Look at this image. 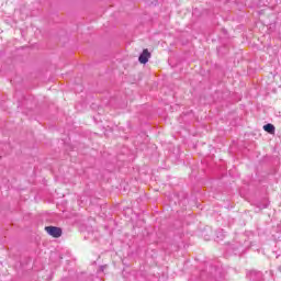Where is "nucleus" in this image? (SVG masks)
<instances>
[{
	"label": "nucleus",
	"mask_w": 281,
	"mask_h": 281,
	"mask_svg": "<svg viewBox=\"0 0 281 281\" xmlns=\"http://www.w3.org/2000/svg\"><path fill=\"white\" fill-rule=\"evenodd\" d=\"M45 232H47L49 236H53V238H60V236H63V231L56 226H46Z\"/></svg>",
	"instance_id": "obj_1"
},
{
	"label": "nucleus",
	"mask_w": 281,
	"mask_h": 281,
	"mask_svg": "<svg viewBox=\"0 0 281 281\" xmlns=\"http://www.w3.org/2000/svg\"><path fill=\"white\" fill-rule=\"evenodd\" d=\"M149 59H150V53L148 52V49H144L140 56L138 57L139 63L142 65H146V63H148Z\"/></svg>",
	"instance_id": "obj_2"
},
{
	"label": "nucleus",
	"mask_w": 281,
	"mask_h": 281,
	"mask_svg": "<svg viewBox=\"0 0 281 281\" xmlns=\"http://www.w3.org/2000/svg\"><path fill=\"white\" fill-rule=\"evenodd\" d=\"M263 131H266V133H270V135H273L276 133V126H273L271 123H268L263 126Z\"/></svg>",
	"instance_id": "obj_3"
}]
</instances>
